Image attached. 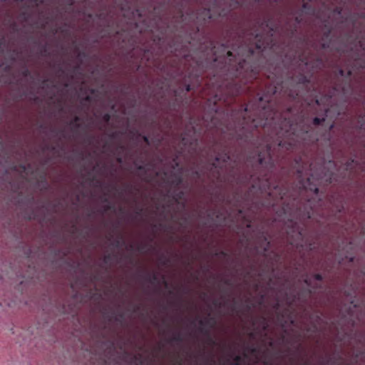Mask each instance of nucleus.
Masks as SVG:
<instances>
[{
  "label": "nucleus",
  "instance_id": "4be33fe9",
  "mask_svg": "<svg viewBox=\"0 0 365 365\" xmlns=\"http://www.w3.org/2000/svg\"><path fill=\"white\" fill-rule=\"evenodd\" d=\"M333 127H334V125L332 124L330 125L329 129H331Z\"/></svg>",
  "mask_w": 365,
  "mask_h": 365
},
{
  "label": "nucleus",
  "instance_id": "ddd939ff",
  "mask_svg": "<svg viewBox=\"0 0 365 365\" xmlns=\"http://www.w3.org/2000/svg\"><path fill=\"white\" fill-rule=\"evenodd\" d=\"M284 123H285L286 124H289V130H294V128H293V125H292V124H290V123H289V121H286V120H285V122H284Z\"/></svg>",
  "mask_w": 365,
  "mask_h": 365
},
{
  "label": "nucleus",
  "instance_id": "0eeeda50",
  "mask_svg": "<svg viewBox=\"0 0 365 365\" xmlns=\"http://www.w3.org/2000/svg\"><path fill=\"white\" fill-rule=\"evenodd\" d=\"M325 120L324 118H320L318 117H315L313 118V123L314 125H319L321 122L324 121Z\"/></svg>",
  "mask_w": 365,
  "mask_h": 365
},
{
  "label": "nucleus",
  "instance_id": "7ed1b4c3",
  "mask_svg": "<svg viewBox=\"0 0 365 365\" xmlns=\"http://www.w3.org/2000/svg\"><path fill=\"white\" fill-rule=\"evenodd\" d=\"M271 150H272V145H267V160H266L265 157H262V154H259V163L260 165H263L264 163L268 168H272L274 165V161L272 159V157L271 155Z\"/></svg>",
  "mask_w": 365,
  "mask_h": 365
},
{
  "label": "nucleus",
  "instance_id": "f257e3e1",
  "mask_svg": "<svg viewBox=\"0 0 365 365\" xmlns=\"http://www.w3.org/2000/svg\"><path fill=\"white\" fill-rule=\"evenodd\" d=\"M262 114L265 117L264 120H261L259 121H256V120H253L250 125L245 121V119H243L242 127L247 130H250L253 128H256L259 126H266L267 125L271 123V121L273 120L276 116V112L271 110H267L266 108H263Z\"/></svg>",
  "mask_w": 365,
  "mask_h": 365
},
{
  "label": "nucleus",
  "instance_id": "f03ea898",
  "mask_svg": "<svg viewBox=\"0 0 365 365\" xmlns=\"http://www.w3.org/2000/svg\"><path fill=\"white\" fill-rule=\"evenodd\" d=\"M234 52L235 53V61H237L240 68H244L246 64V58L254 53L253 49L247 46H239L234 50Z\"/></svg>",
  "mask_w": 365,
  "mask_h": 365
},
{
  "label": "nucleus",
  "instance_id": "2eb2a0df",
  "mask_svg": "<svg viewBox=\"0 0 365 365\" xmlns=\"http://www.w3.org/2000/svg\"><path fill=\"white\" fill-rule=\"evenodd\" d=\"M310 189H311V190H312V188H310ZM313 191H314V192L315 194H317V193H318V192H319V189H318L317 187H314V188H313Z\"/></svg>",
  "mask_w": 365,
  "mask_h": 365
},
{
  "label": "nucleus",
  "instance_id": "412c9836",
  "mask_svg": "<svg viewBox=\"0 0 365 365\" xmlns=\"http://www.w3.org/2000/svg\"><path fill=\"white\" fill-rule=\"evenodd\" d=\"M339 71H340V74H341V75H343V73H344V72H343V71H342V70H340Z\"/></svg>",
  "mask_w": 365,
  "mask_h": 365
},
{
  "label": "nucleus",
  "instance_id": "4468645a",
  "mask_svg": "<svg viewBox=\"0 0 365 365\" xmlns=\"http://www.w3.org/2000/svg\"><path fill=\"white\" fill-rule=\"evenodd\" d=\"M315 279H317V280H321L322 279V276L320 274H316L314 276Z\"/></svg>",
  "mask_w": 365,
  "mask_h": 365
},
{
  "label": "nucleus",
  "instance_id": "a211bd4d",
  "mask_svg": "<svg viewBox=\"0 0 365 365\" xmlns=\"http://www.w3.org/2000/svg\"><path fill=\"white\" fill-rule=\"evenodd\" d=\"M144 140H145V142H148V138H147L146 136H145V137H144Z\"/></svg>",
  "mask_w": 365,
  "mask_h": 365
},
{
  "label": "nucleus",
  "instance_id": "6ab92c4d",
  "mask_svg": "<svg viewBox=\"0 0 365 365\" xmlns=\"http://www.w3.org/2000/svg\"><path fill=\"white\" fill-rule=\"evenodd\" d=\"M219 57H220V56H217L216 58H215L214 61H217L218 60V58H219Z\"/></svg>",
  "mask_w": 365,
  "mask_h": 365
},
{
  "label": "nucleus",
  "instance_id": "39448f33",
  "mask_svg": "<svg viewBox=\"0 0 365 365\" xmlns=\"http://www.w3.org/2000/svg\"><path fill=\"white\" fill-rule=\"evenodd\" d=\"M252 187L253 188H257L259 190H266L270 188V184L267 180H266L265 182H259V184L254 185Z\"/></svg>",
  "mask_w": 365,
  "mask_h": 365
},
{
  "label": "nucleus",
  "instance_id": "a878e982",
  "mask_svg": "<svg viewBox=\"0 0 365 365\" xmlns=\"http://www.w3.org/2000/svg\"><path fill=\"white\" fill-rule=\"evenodd\" d=\"M316 103L319 104V101L318 100H316Z\"/></svg>",
  "mask_w": 365,
  "mask_h": 365
},
{
  "label": "nucleus",
  "instance_id": "dca6fc26",
  "mask_svg": "<svg viewBox=\"0 0 365 365\" xmlns=\"http://www.w3.org/2000/svg\"><path fill=\"white\" fill-rule=\"evenodd\" d=\"M221 47H222V48L224 51H225V50H226V47L225 46V45H224V44H222V45H221Z\"/></svg>",
  "mask_w": 365,
  "mask_h": 365
},
{
  "label": "nucleus",
  "instance_id": "6e6552de",
  "mask_svg": "<svg viewBox=\"0 0 365 365\" xmlns=\"http://www.w3.org/2000/svg\"><path fill=\"white\" fill-rule=\"evenodd\" d=\"M256 48L262 51H264L267 48V46H264L263 43H260L259 42L256 43Z\"/></svg>",
  "mask_w": 365,
  "mask_h": 365
},
{
  "label": "nucleus",
  "instance_id": "20e7f679",
  "mask_svg": "<svg viewBox=\"0 0 365 365\" xmlns=\"http://www.w3.org/2000/svg\"><path fill=\"white\" fill-rule=\"evenodd\" d=\"M229 160H230V157L227 154H224L223 155L220 156V157H216L215 158L216 163H214V165L215 167H217V166L220 165V161H222L223 163H226Z\"/></svg>",
  "mask_w": 365,
  "mask_h": 365
},
{
  "label": "nucleus",
  "instance_id": "9b49d317",
  "mask_svg": "<svg viewBox=\"0 0 365 365\" xmlns=\"http://www.w3.org/2000/svg\"><path fill=\"white\" fill-rule=\"evenodd\" d=\"M259 101H269V99L267 98V95H264V96H262L259 98Z\"/></svg>",
  "mask_w": 365,
  "mask_h": 365
},
{
  "label": "nucleus",
  "instance_id": "393cba45",
  "mask_svg": "<svg viewBox=\"0 0 365 365\" xmlns=\"http://www.w3.org/2000/svg\"><path fill=\"white\" fill-rule=\"evenodd\" d=\"M276 93V90H274L272 92V94H274Z\"/></svg>",
  "mask_w": 365,
  "mask_h": 365
},
{
  "label": "nucleus",
  "instance_id": "b1692460",
  "mask_svg": "<svg viewBox=\"0 0 365 365\" xmlns=\"http://www.w3.org/2000/svg\"><path fill=\"white\" fill-rule=\"evenodd\" d=\"M306 6H307V4H304L303 5V8H304V9H305V8H306Z\"/></svg>",
  "mask_w": 365,
  "mask_h": 365
},
{
  "label": "nucleus",
  "instance_id": "9d476101",
  "mask_svg": "<svg viewBox=\"0 0 365 365\" xmlns=\"http://www.w3.org/2000/svg\"><path fill=\"white\" fill-rule=\"evenodd\" d=\"M226 54H227V58H229V61L231 62L232 61V58H231V57L233 56L232 52L230 51H227L226 52Z\"/></svg>",
  "mask_w": 365,
  "mask_h": 365
},
{
  "label": "nucleus",
  "instance_id": "aec40b11",
  "mask_svg": "<svg viewBox=\"0 0 365 365\" xmlns=\"http://www.w3.org/2000/svg\"><path fill=\"white\" fill-rule=\"evenodd\" d=\"M297 234H298V235H299V236H301V235H302V233H301V232H299V231H298V232H297Z\"/></svg>",
  "mask_w": 365,
  "mask_h": 365
},
{
  "label": "nucleus",
  "instance_id": "5701e85b",
  "mask_svg": "<svg viewBox=\"0 0 365 365\" xmlns=\"http://www.w3.org/2000/svg\"><path fill=\"white\" fill-rule=\"evenodd\" d=\"M181 182V180H180V179H178V181H177V182H178V183H179V182Z\"/></svg>",
  "mask_w": 365,
  "mask_h": 365
},
{
  "label": "nucleus",
  "instance_id": "f3484780",
  "mask_svg": "<svg viewBox=\"0 0 365 365\" xmlns=\"http://www.w3.org/2000/svg\"><path fill=\"white\" fill-rule=\"evenodd\" d=\"M190 86H189V85H188V86H187V87H186V91H190Z\"/></svg>",
  "mask_w": 365,
  "mask_h": 365
},
{
  "label": "nucleus",
  "instance_id": "423d86ee",
  "mask_svg": "<svg viewBox=\"0 0 365 365\" xmlns=\"http://www.w3.org/2000/svg\"><path fill=\"white\" fill-rule=\"evenodd\" d=\"M295 145V143H287L286 141L280 140L277 143V146L280 148H285L286 149H289Z\"/></svg>",
  "mask_w": 365,
  "mask_h": 365
},
{
  "label": "nucleus",
  "instance_id": "f8f14e48",
  "mask_svg": "<svg viewBox=\"0 0 365 365\" xmlns=\"http://www.w3.org/2000/svg\"><path fill=\"white\" fill-rule=\"evenodd\" d=\"M285 136L287 138H289L291 135V133L289 130H286L284 132Z\"/></svg>",
  "mask_w": 365,
  "mask_h": 365
},
{
  "label": "nucleus",
  "instance_id": "1a4fd4ad",
  "mask_svg": "<svg viewBox=\"0 0 365 365\" xmlns=\"http://www.w3.org/2000/svg\"><path fill=\"white\" fill-rule=\"evenodd\" d=\"M241 361V357L240 356H236L235 358V365H240Z\"/></svg>",
  "mask_w": 365,
  "mask_h": 365
}]
</instances>
